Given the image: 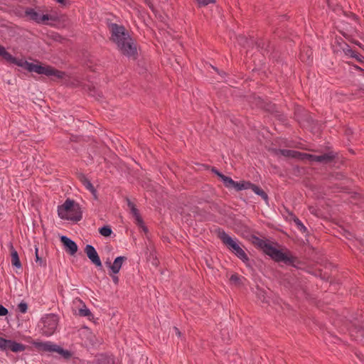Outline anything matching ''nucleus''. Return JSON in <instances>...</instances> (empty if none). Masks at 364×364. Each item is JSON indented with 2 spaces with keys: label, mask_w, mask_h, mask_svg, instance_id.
I'll return each mask as SVG.
<instances>
[{
  "label": "nucleus",
  "mask_w": 364,
  "mask_h": 364,
  "mask_svg": "<svg viewBox=\"0 0 364 364\" xmlns=\"http://www.w3.org/2000/svg\"><path fill=\"white\" fill-rule=\"evenodd\" d=\"M8 314V310L0 304V316H6Z\"/></svg>",
  "instance_id": "c756f323"
},
{
  "label": "nucleus",
  "mask_w": 364,
  "mask_h": 364,
  "mask_svg": "<svg viewBox=\"0 0 364 364\" xmlns=\"http://www.w3.org/2000/svg\"><path fill=\"white\" fill-rule=\"evenodd\" d=\"M126 259L124 257H117L113 264L110 266L112 272L117 274L119 272L123 262Z\"/></svg>",
  "instance_id": "4468645a"
},
{
  "label": "nucleus",
  "mask_w": 364,
  "mask_h": 364,
  "mask_svg": "<svg viewBox=\"0 0 364 364\" xmlns=\"http://www.w3.org/2000/svg\"><path fill=\"white\" fill-rule=\"evenodd\" d=\"M59 318L54 314L44 315L38 324L41 333L46 336H52L57 330Z\"/></svg>",
  "instance_id": "423d86ee"
},
{
  "label": "nucleus",
  "mask_w": 364,
  "mask_h": 364,
  "mask_svg": "<svg viewBox=\"0 0 364 364\" xmlns=\"http://www.w3.org/2000/svg\"><path fill=\"white\" fill-rule=\"evenodd\" d=\"M307 55H308V58H310V57H311V53H309H309H307Z\"/></svg>",
  "instance_id": "e433bc0d"
},
{
  "label": "nucleus",
  "mask_w": 364,
  "mask_h": 364,
  "mask_svg": "<svg viewBox=\"0 0 364 364\" xmlns=\"http://www.w3.org/2000/svg\"><path fill=\"white\" fill-rule=\"evenodd\" d=\"M9 341V340H6L3 338H0V350L7 349Z\"/></svg>",
  "instance_id": "cd10ccee"
},
{
  "label": "nucleus",
  "mask_w": 364,
  "mask_h": 364,
  "mask_svg": "<svg viewBox=\"0 0 364 364\" xmlns=\"http://www.w3.org/2000/svg\"><path fill=\"white\" fill-rule=\"evenodd\" d=\"M9 250L11 252V262L13 266L18 269L21 268L22 265L19 259L17 251L14 248L12 244L9 245Z\"/></svg>",
  "instance_id": "ddd939ff"
},
{
  "label": "nucleus",
  "mask_w": 364,
  "mask_h": 364,
  "mask_svg": "<svg viewBox=\"0 0 364 364\" xmlns=\"http://www.w3.org/2000/svg\"><path fill=\"white\" fill-rule=\"evenodd\" d=\"M354 58H356V60L360 62H363L364 60V57L358 53H357V56L355 55V57H354Z\"/></svg>",
  "instance_id": "7c9ffc66"
},
{
  "label": "nucleus",
  "mask_w": 364,
  "mask_h": 364,
  "mask_svg": "<svg viewBox=\"0 0 364 364\" xmlns=\"http://www.w3.org/2000/svg\"><path fill=\"white\" fill-rule=\"evenodd\" d=\"M240 280L241 279H240V277L236 274H231V276L230 277V282L235 285L239 284L240 282Z\"/></svg>",
  "instance_id": "a878e982"
},
{
  "label": "nucleus",
  "mask_w": 364,
  "mask_h": 364,
  "mask_svg": "<svg viewBox=\"0 0 364 364\" xmlns=\"http://www.w3.org/2000/svg\"><path fill=\"white\" fill-rule=\"evenodd\" d=\"M100 233L104 237H109L112 231L108 226H105L99 230Z\"/></svg>",
  "instance_id": "5701e85b"
},
{
  "label": "nucleus",
  "mask_w": 364,
  "mask_h": 364,
  "mask_svg": "<svg viewBox=\"0 0 364 364\" xmlns=\"http://www.w3.org/2000/svg\"><path fill=\"white\" fill-rule=\"evenodd\" d=\"M82 183L87 190H89L92 193L95 191L93 186L87 178H82Z\"/></svg>",
  "instance_id": "b1692460"
},
{
  "label": "nucleus",
  "mask_w": 364,
  "mask_h": 364,
  "mask_svg": "<svg viewBox=\"0 0 364 364\" xmlns=\"http://www.w3.org/2000/svg\"><path fill=\"white\" fill-rule=\"evenodd\" d=\"M257 245L265 254L271 257L276 262H283L285 264L294 266L297 262L296 257H294L287 250L284 251L279 250L272 244L262 240H259Z\"/></svg>",
  "instance_id": "7ed1b4c3"
},
{
  "label": "nucleus",
  "mask_w": 364,
  "mask_h": 364,
  "mask_svg": "<svg viewBox=\"0 0 364 364\" xmlns=\"http://www.w3.org/2000/svg\"><path fill=\"white\" fill-rule=\"evenodd\" d=\"M219 178L223 181L225 186L227 188H232L235 184V181L230 177H228L223 174H219Z\"/></svg>",
  "instance_id": "6ab92c4d"
},
{
  "label": "nucleus",
  "mask_w": 364,
  "mask_h": 364,
  "mask_svg": "<svg viewBox=\"0 0 364 364\" xmlns=\"http://www.w3.org/2000/svg\"><path fill=\"white\" fill-rule=\"evenodd\" d=\"M218 237L223 244L233 253H235L243 262L248 260L247 255L241 248L239 241L236 238L231 237L225 232H220Z\"/></svg>",
  "instance_id": "0eeeda50"
},
{
  "label": "nucleus",
  "mask_w": 364,
  "mask_h": 364,
  "mask_svg": "<svg viewBox=\"0 0 364 364\" xmlns=\"http://www.w3.org/2000/svg\"><path fill=\"white\" fill-rule=\"evenodd\" d=\"M289 220H293L296 225L297 228L301 231L305 232L306 230V227L304 225V224L301 223V221L294 215L291 214Z\"/></svg>",
  "instance_id": "a211bd4d"
},
{
  "label": "nucleus",
  "mask_w": 364,
  "mask_h": 364,
  "mask_svg": "<svg viewBox=\"0 0 364 364\" xmlns=\"http://www.w3.org/2000/svg\"><path fill=\"white\" fill-rule=\"evenodd\" d=\"M26 15L30 19L35 21L37 23L47 24V21L51 19V17L48 14H41L40 12L35 11L33 9H27Z\"/></svg>",
  "instance_id": "1a4fd4ad"
},
{
  "label": "nucleus",
  "mask_w": 364,
  "mask_h": 364,
  "mask_svg": "<svg viewBox=\"0 0 364 364\" xmlns=\"http://www.w3.org/2000/svg\"><path fill=\"white\" fill-rule=\"evenodd\" d=\"M60 241L63 244L65 251L71 255H75L77 251V246L75 242L66 236H62Z\"/></svg>",
  "instance_id": "f8f14e48"
},
{
  "label": "nucleus",
  "mask_w": 364,
  "mask_h": 364,
  "mask_svg": "<svg viewBox=\"0 0 364 364\" xmlns=\"http://www.w3.org/2000/svg\"><path fill=\"white\" fill-rule=\"evenodd\" d=\"M250 188L252 189V191H254L256 194L262 196L264 199H267V194L263 191V190H262L258 186L251 183V186H250Z\"/></svg>",
  "instance_id": "aec40b11"
},
{
  "label": "nucleus",
  "mask_w": 364,
  "mask_h": 364,
  "mask_svg": "<svg viewBox=\"0 0 364 364\" xmlns=\"http://www.w3.org/2000/svg\"><path fill=\"white\" fill-rule=\"evenodd\" d=\"M18 310L21 312V313H26L27 309H28V306L26 303L24 302H21L18 305V307H17Z\"/></svg>",
  "instance_id": "bb28decb"
},
{
  "label": "nucleus",
  "mask_w": 364,
  "mask_h": 364,
  "mask_svg": "<svg viewBox=\"0 0 364 364\" xmlns=\"http://www.w3.org/2000/svg\"><path fill=\"white\" fill-rule=\"evenodd\" d=\"M58 213L60 218L68 220L79 221L82 218V211L78 203L67 199L58 207Z\"/></svg>",
  "instance_id": "39448f33"
},
{
  "label": "nucleus",
  "mask_w": 364,
  "mask_h": 364,
  "mask_svg": "<svg viewBox=\"0 0 364 364\" xmlns=\"http://www.w3.org/2000/svg\"><path fill=\"white\" fill-rule=\"evenodd\" d=\"M213 171L219 177V174H222L221 173H220L218 171H217L216 169L213 168Z\"/></svg>",
  "instance_id": "473e14b6"
},
{
  "label": "nucleus",
  "mask_w": 364,
  "mask_h": 364,
  "mask_svg": "<svg viewBox=\"0 0 364 364\" xmlns=\"http://www.w3.org/2000/svg\"><path fill=\"white\" fill-rule=\"evenodd\" d=\"M111 40L114 42L119 50L125 55L133 56L136 53V46L129 33L124 26L112 23L109 26Z\"/></svg>",
  "instance_id": "f257e3e1"
},
{
  "label": "nucleus",
  "mask_w": 364,
  "mask_h": 364,
  "mask_svg": "<svg viewBox=\"0 0 364 364\" xmlns=\"http://www.w3.org/2000/svg\"><path fill=\"white\" fill-rule=\"evenodd\" d=\"M200 6H207L210 3H213L215 0H197Z\"/></svg>",
  "instance_id": "c85d7f7f"
},
{
  "label": "nucleus",
  "mask_w": 364,
  "mask_h": 364,
  "mask_svg": "<svg viewBox=\"0 0 364 364\" xmlns=\"http://www.w3.org/2000/svg\"><path fill=\"white\" fill-rule=\"evenodd\" d=\"M279 151L285 157L298 158L303 161H316L322 164L328 163L334 158V155L331 153L314 155L289 149H280Z\"/></svg>",
  "instance_id": "20e7f679"
},
{
  "label": "nucleus",
  "mask_w": 364,
  "mask_h": 364,
  "mask_svg": "<svg viewBox=\"0 0 364 364\" xmlns=\"http://www.w3.org/2000/svg\"><path fill=\"white\" fill-rule=\"evenodd\" d=\"M85 252L87 256V257L91 260V262L95 264L97 267H101L102 262L100 259V257L95 250V249L90 245H87L85 247Z\"/></svg>",
  "instance_id": "9b49d317"
},
{
  "label": "nucleus",
  "mask_w": 364,
  "mask_h": 364,
  "mask_svg": "<svg viewBox=\"0 0 364 364\" xmlns=\"http://www.w3.org/2000/svg\"><path fill=\"white\" fill-rule=\"evenodd\" d=\"M9 63L15 64L21 67L29 72H34L40 75H45L51 77L53 80H60L64 78L65 74L58 70L49 65H42L41 64H34L25 60L23 58H16L12 56V60H9Z\"/></svg>",
  "instance_id": "f03ea898"
},
{
  "label": "nucleus",
  "mask_w": 364,
  "mask_h": 364,
  "mask_svg": "<svg viewBox=\"0 0 364 364\" xmlns=\"http://www.w3.org/2000/svg\"><path fill=\"white\" fill-rule=\"evenodd\" d=\"M35 255H36V262L41 267H46V259H43L42 257H39L38 255V248L36 247L35 248Z\"/></svg>",
  "instance_id": "412c9836"
},
{
  "label": "nucleus",
  "mask_w": 364,
  "mask_h": 364,
  "mask_svg": "<svg viewBox=\"0 0 364 364\" xmlns=\"http://www.w3.org/2000/svg\"><path fill=\"white\" fill-rule=\"evenodd\" d=\"M112 279H113V281H114V283H116V284H117V283L118 282V277H117L114 276V277H112Z\"/></svg>",
  "instance_id": "72a5a7b5"
},
{
  "label": "nucleus",
  "mask_w": 364,
  "mask_h": 364,
  "mask_svg": "<svg viewBox=\"0 0 364 364\" xmlns=\"http://www.w3.org/2000/svg\"><path fill=\"white\" fill-rule=\"evenodd\" d=\"M251 183L250 182H236L235 181V184L232 188L237 191L246 190L250 188Z\"/></svg>",
  "instance_id": "f3484780"
},
{
  "label": "nucleus",
  "mask_w": 364,
  "mask_h": 364,
  "mask_svg": "<svg viewBox=\"0 0 364 364\" xmlns=\"http://www.w3.org/2000/svg\"><path fill=\"white\" fill-rule=\"evenodd\" d=\"M173 330H174L176 334L178 335V336H180L181 332L179 331V330L176 327L173 328Z\"/></svg>",
  "instance_id": "2f4dec72"
},
{
  "label": "nucleus",
  "mask_w": 364,
  "mask_h": 364,
  "mask_svg": "<svg viewBox=\"0 0 364 364\" xmlns=\"http://www.w3.org/2000/svg\"><path fill=\"white\" fill-rule=\"evenodd\" d=\"M0 55L4 58L6 61L12 60V55L6 50L4 46H0Z\"/></svg>",
  "instance_id": "4be33fe9"
},
{
  "label": "nucleus",
  "mask_w": 364,
  "mask_h": 364,
  "mask_svg": "<svg viewBox=\"0 0 364 364\" xmlns=\"http://www.w3.org/2000/svg\"><path fill=\"white\" fill-rule=\"evenodd\" d=\"M128 207H129V208L130 210V213L132 215V217L134 219V223H136V225L139 228H141L142 230L144 232H147V228L144 225L143 220H142L141 217L140 216V215L139 213V211L136 208L135 205L131 201H129L128 202Z\"/></svg>",
  "instance_id": "9d476101"
},
{
  "label": "nucleus",
  "mask_w": 364,
  "mask_h": 364,
  "mask_svg": "<svg viewBox=\"0 0 364 364\" xmlns=\"http://www.w3.org/2000/svg\"><path fill=\"white\" fill-rule=\"evenodd\" d=\"M26 347L24 345L16 343L12 341H9L7 349H10L14 353L22 352L25 350Z\"/></svg>",
  "instance_id": "2eb2a0df"
},
{
  "label": "nucleus",
  "mask_w": 364,
  "mask_h": 364,
  "mask_svg": "<svg viewBox=\"0 0 364 364\" xmlns=\"http://www.w3.org/2000/svg\"><path fill=\"white\" fill-rule=\"evenodd\" d=\"M77 302L80 304V307L78 309V314L80 316L87 317L89 319L92 318V314L90 311L86 307V306L82 303L80 300H78Z\"/></svg>",
  "instance_id": "dca6fc26"
},
{
  "label": "nucleus",
  "mask_w": 364,
  "mask_h": 364,
  "mask_svg": "<svg viewBox=\"0 0 364 364\" xmlns=\"http://www.w3.org/2000/svg\"><path fill=\"white\" fill-rule=\"evenodd\" d=\"M263 299H262V301L263 302H268V301L267 300L266 297L263 295L262 296Z\"/></svg>",
  "instance_id": "f704fd0d"
},
{
  "label": "nucleus",
  "mask_w": 364,
  "mask_h": 364,
  "mask_svg": "<svg viewBox=\"0 0 364 364\" xmlns=\"http://www.w3.org/2000/svg\"><path fill=\"white\" fill-rule=\"evenodd\" d=\"M56 1L61 4H63L65 1V0H56Z\"/></svg>",
  "instance_id": "c9c22d12"
},
{
  "label": "nucleus",
  "mask_w": 364,
  "mask_h": 364,
  "mask_svg": "<svg viewBox=\"0 0 364 364\" xmlns=\"http://www.w3.org/2000/svg\"><path fill=\"white\" fill-rule=\"evenodd\" d=\"M343 49L346 55H350L351 57H355V55L357 56V53L350 49L348 45H346V47Z\"/></svg>",
  "instance_id": "393cba45"
},
{
  "label": "nucleus",
  "mask_w": 364,
  "mask_h": 364,
  "mask_svg": "<svg viewBox=\"0 0 364 364\" xmlns=\"http://www.w3.org/2000/svg\"><path fill=\"white\" fill-rule=\"evenodd\" d=\"M38 348L40 350L48 351V352H56L63 356L69 355L68 351L64 350L59 346L54 344L50 341L41 342L37 344Z\"/></svg>",
  "instance_id": "6e6552de"
}]
</instances>
